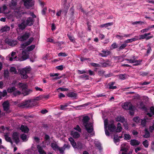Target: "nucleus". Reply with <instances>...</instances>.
<instances>
[{
  "mask_svg": "<svg viewBox=\"0 0 154 154\" xmlns=\"http://www.w3.org/2000/svg\"><path fill=\"white\" fill-rule=\"evenodd\" d=\"M17 55L16 52L12 51L11 54H9L8 56V58L10 61L13 60H17Z\"/></svg>",
  "mask_w": 154,
  "mask_h": 154,
  "instance_id": "nucleus-10",
  "label": "nucleus"
},
{
  "mask_svg": "<svg viewBox=\"0 0 154 154\" xmlns=\"http://www.w3.org/2000/svg\"><path fill=\"white\" fill-rule=\"evenodd\" d=\"M7 94V91L5 90L2 92L0 91V100L2 99V97H5Z\"/></svg>",
  "mask_w": 154,
  "mask_h": 154,
  "instance_id": "nucleus-36",
  "label": "nucleus"
},
{
  "mask_svg": "<svg viewBox=\"0 0 154 154\" xmlns=\"http://www.w3.org/2000/svg\"><path fill=\"white\" fill-rule=\"evenodd\" d=\"M13 94L14 96L16 97L17 96L20 95L21 94V92L16 89V90L13 92Z\"/></svg>",
  "mask_w": 154,
  "mask_h": 154,
  "instance_id": "nucleus-53",
  "label": "nucleus"
},
{
  "mask_svg": "<svg viewBox=\"0 0 154 154\" xmlns=\"http://www.w3.org/2000/svg\"><path fill=\"white\" fill-rule=\"evenodd\" d=\"M4 137L5 140L7 141L10 142L11 144L12 143V141L11 138L9 137L8 135H5Z\"/></svg>",
  "mask_w": 154,
  "mask_h": 154,
  "instance_id": "nucleus-45",
  "label": "nucleus"
},
{
  "mask_svg": "<svg viewBox=\"0 0 154 154\" xmlns=\"http://www.w3.org/2000/svg\"><path fill=\"white\" fill-rule=\"evenodd\" d=\"M68 90V89L67 88H64L62 87H59L57 89V91L58 92L60 91H66Z\"/></svg>",
  "mask_w": 154,
  "mask_h": 154,
  "instance_id": "nucleus-49",
  "label": "nucleus"
},
{
  "mask_svg": "<svg viewBox=\"0 0 154 154\" xmlns=\"http://www.w3.org/2000/svg\"><path fill=\"white\" fill-rule=\"evenodd\" d=\"M143 144L145 147L147 148L149 145L148 141L146 140H145L143 142Z\"/></svg>",
  "mask_w": 154,
  "mask_h": 154,
  "instance_id": "nucleus-59",
  "label": "nucleus"
},
{
  "mask_svg": "<svg viewBox=\"0 0 154 154\" xmlns=\"http://www.w3.org/2000/svg\"><path fill=\"white\" fill-rule=\"evenodd\" d=\"M21 138L24 141L27 140V136L25 134H22L21 136Z\"/></svg>",
  "mask_w": 154,
  "mask_h": 154,
  "instance_id": "nucleus-55",
  "label": "nucleus"
},
{
  "mask_svg": "<svg viewBox=\"0 0 154 154\" xmlns=\"http://www.w3.org/2000/svg\"><path fill=\"white\" fill-rule=\"evenodd\" d=\"M113 22H110L106 23L104 24H101L100 25V27L101 28L103 27H107L108 26L112 25L113 24Z\"/></svg>",
  "mask_w": 154,
  "mask_h": 154,
  "instance_id": "nucleus-30",
  "label": "nucleus"
},
{
  "mask_svg": "<svg viewBox=\"0 0 154 154\" xmlns=\"http://www.w3.org/2000/svg\"><path fill=\"white\" fill-rule=\"evenodd\" d=\"M113 139L114 143L116 144L117 145H118L119 144L118 142L120 141V139H119L118 136L115 135Z\"/></svg>",
  "mask_w": 154,
  "mask_h": 154,
  "instance_id": "nucleus-38",
  "label": "nucleus"
},
{
  "mask_svg": "<svg viewBox=\"0 0 154 154\" xmlns=\"http://www.w3.org/2000/svg\"><path fill=\"white\" fill-rule=\"evenodd\" d=\"M134 121L136 122L139 123L140 122L141 119L139 117H134Z\"/></svg>",
  "mask_w": 154,
  "mask_h": 154,
  "instance_id": "nucleus-52",
  "label": "nucleus"
},
{
  "mask_svg": "<svg viewBox=\"0 0 154 154\" xmlns=\"http://www.w3.org/2000/svg\"><path fill=\"white\" fill-rule=\"evenodd\" d=\"M128 149L126 147L125 144H122L121 146V149L120 151L122 152L121 153V152L119 153V154H132V152H128L127 151Z\"/></svg>",
  "mask_w": 154,
  "mask_h": 154,
  "instance_id": "nucleus-7",
  "label": "nucleus"
},
{
  "mask_svg": "<svg viewBox=\"0 0 154 154\" xmlns=\"http://www.w3.org/2000/svg\"><path fill=\"white\" fill-rule=\"evenodd\" d=\"M140 122L141 125L143 127H144L146 126L147 121L145 118H144L143 119H141Z\"/></svg>",
  "mask_w": 154,
  "mask_h": 154,
  "instance_id": "nucleus-40",
  "label": "nucleus"
},
{
  "mask_svg": "<svg viewBox=\"0 0 154 154\" xmlns=\"http://www.w3.org/2000/svg\"><path fill=\"white\" fill-rule=\"evenodd\" d=\"M67 96L71 98H76L77 96V94L73 92H70L67 94Z\"/></svg>",
  "mask_w": 154,
  "mask_h": 154,
  "instance_id": "nucleus-25",
  "label": "nucleus"
},
{
  "mask_svg": "<svg viewBox=\"0 0 154 154\" xmlns=\"http://www.w3.org/2000/svg\"><path fill=\"white\" fill-rule=\"evenodd\" d=\"M58 55L59 57H66L67 56V55L65 53L60 52L58 54Z\"/></svg>",
  "mask_w": 154,
  "mask_h": 154,
  "instance_id": "nucleus-63",
  "label": "nucleus"
},
{
  "mask_svg": "<svg viewBox=\"0 0 154 154\" xmlns=\"http://www.w3.org/2000/svg\"><path fill=\"white\" fill-rule=\"evenodd\" d=\"M25 20V23L26 26H31L34 22V20L31 17H28L26 20Z\"/></svg>",
  "mask_w": 154,
  "mask_h": 154,
  "instance_id": "nucleus-9",
  "label": "nucleus"
},
{
  "mask_svg": "<svg viewBox=\"0 0 154 154\" xmlns=\"http://www.w3.org/2000/svg\"><path fill=\"white\" fill-rule=\"evenodd\" d=\"M69 105V104L67 103H65L63 105L60 106V109L61 110H63L65 109V108L67 107Z\"/></svg>",
  "mask_w": 154,
  "mask_h": 154,
  "instance_id": "nucleus-46",
  "label": "nucleus"
},
{
  "mask_svg": "<svg viewBox=\"0 0 154 154\" xmlns=\"http://www.w3.org/2000/svg\"><path fill=\"white\" fill-rule=\"evenodd\" d=\"M115 82H110L108 84L109 86V89H114L117 88V87L116 86H113V85L115 84Z\"/></svg>",
  "mask_w": 154,
  "mask_h": 154,
  "instance_id": "nucleus-29",
  "label": "nucleus"
},
{
  "mask_svg": "<svg viewBox=\"0 0 154 154\" xmlns=\"http://www.w3.org/2000/svg\"><path fill=\"white\" fill-rule=\"evenodd\" d=\"M10 71L12 74H16L17 73V71L16 68L14 67H11Z\"/></svg>",
  "mask_w": 154,
  "mask_h": 154,
  "instance_id": "nucleus-42",
  "label": "nucleus"
},
{
  "mask_svg": "<svg viewBox=\"0 0 154 154\" xmlns=\"http://www.w3.org/2000/svg\"><path fill=\"white\" fill-rule=\"evenodd\" d=\"M7 9V7L6 6L4 5L1 7H0V10L2 11L3 13Z\"/></svg>",
  "mask_w": 154,
  "mask_h": 154,
  "instance_id": "nucleus-64",
  "label": "nucleus"
},
{
  "mask_svg": "<svg viewBox=\"0 0 154 154\" xmlns=\"http://www.w3.org/2000/svg\"><path fill=\"white\" fill-rule=\"evenodd\" d=\"M12 138L15 143L17 144L20 141L18 134L17 132H14L13 133L12 136Z\"/></svg>",
  "mask_w": 154,
  "mask_h": 154,
  "instance_id": "nucleus-13",
  "label": "nucleus"
},
{
  "mask_svg": "<svg viewBox=\"0 0 154 154\" xmlns=\"http://www.w3.org/2000/svg\"><path fill=\"white\" fill-rule=\"evenodd\" d=\"M47 41L49 42H53L54 44H58L59 45H60L61 44V42H54V40L50 38H48L47 39Z\"/></svg>",
  "mask_w": 154,
  "mask_h": 154,
  "instance_id": "nucleus-51",
  "label": "nucleus"
},
{
  "mask_svg": "<svg viewBox=\"0 0 154 154\" xmlns=\"http://www.w3.org/2000/svg\"><path fill=\"white\" fill-rule=\"evenodd\" d=\"M18 28L16 29L17 32H18V31L20 30H24L27 26L25 23V20H23L21 23L18 24Z\"/></svg>",
  "mask_w": 154,
  "mask_h": 154,
  "instance_id": "nucleus-12",
  "label": "nucleus"
},
{
  "mask_svg": "<svg viewBox=\"0 0 154 154\" xmlns=\"http://www.w3.org/2000/svg\"><path fill=\"white\" fill-rule=\"evenodd\" d=\"M20 73L21 74V76L22 79H26L27 78L28 76L27 75L26 73H25L24 72H23V71H22L21 70L20 71Z\"/></svg>",
  "mask_w": 154,
  "mask_h": 154,
  "instance_id": "nucleus-37",
  "label": "nucleus"
},
{
  "mask_svg": "<svg viewBox=\"0 0 154 154\" xmlns=\"http://www.w3.org/2000/svg\"><path fill=\"white\" fill-rule=\"evenodd\" d=\"M51 147L52 148L53 150L56 151L59 148V146L57 145L56 143H52L51 145Z\"/></svg>",
  "mask_w": 154,
  "mask_h": 154,
  "instance_id": "nucleus-32",
  "label": "nucleus"
},
{
  "mask_svg": "<svg viewBox=\"0 0 154 154\" xmlns=\"http://www.w3.org/2000/svg\"><path fill=\"white\" fill-rule=\"evenodd\" d=\"M117 76L119 77V79L122 80L128 78V75L126 74H120L117 75Z\"/></svg>",
  "mask_w": 154,
  "mask_h": 154,
  "instance_id": "nucleus-20",
  "label": "nucleus"
},
{
  "mask_svg": "<svg viewBox=\"0 0 154 154\" xmlns=\"http://www.w3.org/2000/svg\"><path fill=\"white\" fill-rule=\"evenodd\" d=\"M69 140L70 142V143L72 145V146L74 147H75V146H76V143L75 142L73 139L72 137H70L69 138Z\"/></svg>",
  "mask_w": 154,
  "mask_h": 154,
  "instance_id": "nucleus-35",
  "label": "nucleus"
},
{
  "mask_svg": "<svg viewBox=\"0 0 154 154\" xmlns=\"http://www.w3.org/2000/svg\"><path fill=\"white\" fill-rule=\"evenodd\" d=\"M71 134L73 137L74 138H77L80 136V134L78 132H72Z\"/></svg>",
  "mask_w": 154,
  "mask_h": 154,
  "instance_id": "nucleus-33",
  "label": "nucleus"
},
{
  "mask_svg": "<svg viewBox=\"0 0 154 154\" xmlns=\"http://www.w3.org/2000/svg\"><path fill=\"white\" fill-rule=\"evenodd\" d=\"M150 112L151 113L148 112L147 113V115L151 117L152 115H154V106H151L150 108Z\"/></svg>",
  "mask_w": 154,
  "mask_h": 154,
  "instance_id": "nucleus-27",
  "label": "nucleus"
},
{
  "mask_svg": "<svg viewBox=\"0 0 154 154\" xmlns=\"http://www.w3.org/2000/svg\"><path fill=\"white\" fill-rule=\"evenodd\" d=\"M101 52L102 53H100L99 55L102 57H106L110 54V52L108 50H103Z\"/></svg>",
  "mask_w": 154,
  "mask_h": 154,
  "instance_id": "nucleus-17",
  "label": "nucleus"
},
{
  "mask_svg": "<svg viewBox=\"0 0 154 154\" xmlns=\"http://www.w3.org/2000/svg\"><path fill=\"white\" fill-rule=\"evenodd\" d=\"M17 5V0H11L9 4L10 7L12 9H15Z\"/></svg>",
  "mask_w": 154,
  "mask_h": 154,
  "instance_id": "nucleus-14",
  "label": "nucleus"
},
{
  "mask_svg": "<svg viewBox=\"0 0 154 154\" xmlns=\"http://www.w3.org/2000/svg\"><path fill=\"white\" fill-rule=\"evenodd\" d=\"M29 45V44H27L26 42L23 43L22 44L20 45V48L23 49L25 48L26 46Z\"/></svg>",
  "mask_w": 154,
  "mask_h": 154,
  "instance_id": "nucleus-58",
  "label": "nucleus"
},
{
  "mask_svg": "<svg viewBox=\"0 0 154 154\" xmlns=\"http://www.w3.org/2000/svg\"><path fill=\"white\" fill-rule=\"evenodd\" d=\"M62 1L63 4L62 5V9L59 11H57L56 13V15L58 16H60L61 13L63 14L64 15H66L69 8V5L66 4L67 0H62Z\"/></svg>",
  "mask_w": 154,
  "mask_h": 154,
  "instance_id": "nucleus-3",
  "label": "nucleus"
},
{
  "mask_svg": "<svg viewBox=\"0 0 154 154\" xmlns=\"http://www.w3.org/2000/svg\"><path fill=\"white\" fill-rule=\"evenodd\" d=\"M16 88L14 87H9L7 89V91L8 93H10L13 92L16 90Z\"/></svg>",
  "mask_w": 154,
  "mask_h": 154,
  "instance_id": "nucleus-39",
  "label": "nucleus"
},
{
  "mask_svg": "<svg viewBox=\"0 0 154 154\" xmlns=\"http://www.w3.org/2000/svg\"><path fill=\"white\" fill-rule=\"evenodd\" d=\"M145 134L143 136V137L144 138H148L150 136L149 132L146 129H145Z\"/></svg>",
  "mask_w": 154,
  "mask_h": 154,
  "instance_id": "nucleus-43",
  "label": "nucleus"
},
{
  "mask_svg": "<svg viewBox=\"0 0 154 154\" xmlns=\"http://www.w3.org/2000/svg\"><path fill=\"white\" fill-rule=\"evenodd\" d=\"M5 43L9 46L13 47L17 44V42L16 40L6 38L5 40Z\"/></svg>",
  "mask_w": 154,
  "mask_h": 154,
  "instance_id": "nucleus-6",
  "label": "nucleus"
},
{
  "mask_svg": "<svg viewBox=\"0 0 154 154\" xmlns=\"http://www.w3.org/2000/svg\"><path fill=\"white\" fill-rule=\"evenodd\" d=\"M137 39H138L137 37L136 36H135L134 38L128 39L125 41L124 42H125V43L127 44L128 43H131L132 42L137 40Z\"/></svg>",
  "mask_w": 154,
  "mask_h": 154,
  "instance_id": "nucleus-22",
  "label": "nucleus"
},
{
  "mask_svg": "<svg viewBox=\"0 0 154 154\" xmlns=\"http://www.w3.org/2000/svg\"><path fill=\"white\" fill-rule=\"evenodd\" d=\"M37 103L33 100H25L19 105V106L22 108H30L35 106L37 105Z\"/></svg>",
  "mask_w": 154,
  "mask_h": 154,
  "instance_id": "nucleus-2",
  "label": "nucleus"
},
{
  "mask_svg": "<svg viewBox=\"0 0 154 154\" xmlns=\"http://www.w3.org/2000/svg\"><path fill=\"white\" fill-rule=\"evenodd\" d=\"M108 120L107 119H105L104 120V126L105 134L107 136H109V133L106 129L107 128V125H108Z\"/></svg>",
  "mask_w": 154,
  "mask_h": 154,
  "instance_id": "nucleus-15",
  "label": "nucleus"
},
{
  "mask_svg": "<svg viewBox=\"0 0 154 154\" xmlns=\"http://www.w3.org/2000/svg\"><path fill=\"white\" fill-rule=\"evenodd\" d=\"M143 61L142 60H136V59L135 60V63L133 64L134 66H137L139 65H140L141 64V63Z\"/></svg>",
  "mask_w": 154,
  "mask_h": 154,
  "instance_id": "nucleus-41",
  "label": "nucleus"
},
{
  "mask_svg": "<svg viewBox=\"0 0 154 154\" xmlns=\"http://www.w3.org/2000/svg\"><path fill=\"white\" fill-rule=\"evenodd\" d=\"M20 129L22 132L25 133H27L29 131V129L27 126L23 125L21 126Z\"/></svg>",
  "mask_w": 154,
  "mask_h": 154,
  "instance_id": "nucleus-23",
  "label": "nucleus"
},
{
  "mask_svg": "<svg viewBox=\"0 0 154 154\" xmlns=\"http://www.w3.org/2000/svg\"><path fill=\"white\" fill-rule=\"evenodd\" d=\"M9 103L8 101H5L3 104V107L5 111H7L9 109Z\"/></svg>",
  "mask_w": 154,
  "mask_h": 154,
  "instance_id": "nucleus-18",
  "label": "nucleus"
},
{
  "mask_svg": "<svg viewBox=\"0 0 154 154\" xmlns=\"http://www.w3.org/2000/svg\"><path fill=\"white\" fill-rule=\"evenodd\" d=\"M147 47H148V48L147 49L146 54V56H148V54L151 53L152 51V49L150 46V45H147Z\"/></svg>",
  "mask_w": 154,
  "mask_h": 154,
  "instance_id": "nucleus-44",
  "label": "nucleus"
},
{
  "mask_svg": "<svg viewBox=\"0 0 154 154\" xmlns=\"http://www.w3.org/2000/svg\"><path fill=\"white\" fill-rule=\"evenodd\" d=\"M89 118L88 116L84 117L82 120V125L85 128L87 131L88 133H91L93 130V124L88 123Z\"/></svg>",
  "mask_w": 154,
  "mask_h": 154,
  "instance_id": "nucleus-1",
  "label": "nucleus"
},
{
  "mask_svg": "<svg viewBox=\"0 0 154 154\" xmlns=\"http://www.w3.org/2000/svg\"><path fill=\"white\" fill-rule=\"evenodd\" d=\"M79 79H83L86 80L88 79V76L85 75H84L79 76Z\"/></svg>",
  "mask_w": 154,
  "mask_h": 154,
  "instance_id": "nucleus-57",
  "label": "nucleus"
},
{
  "mask_svg": "<svg viewBox=\"0 0 154 154\" xmlns=\"http://www.w3.org/2000/svg\"><path fill=\"white\" fill-rule=\"evenodd\" d=\"M105 72V71H104L101 70L98 71V74L99 75L103 76L104 75Z\"/></svg>",
  "mask_w": 154,
  "mask_h": 154,
  "instance_id": "nucleus-60",
  "label": "nucleus"
},
{
  "mask_svg": "<svg viewBox=\"0 0 154 154\" xmlns=\"http://www.w3.org/2000/svg\"><path fill=\"white\" fill-rule=\"evenodd\" d=\"M35 47V45H32L27 47L26 49L28 51H30L32 50Z\"/></svg>",
  "mask_w": 154,
  "mask_h": 154,
  "instance_id": "nucleus-50",
  "label": "nucleus"
},
{
  "mask_svg": "<svg viewBox=\"0 0 154 154\" xmlns=\"http://www.w3.org/2000/svg\"><path fill=\"white\" fill-rule=\"evenodd\" d=\"M122 108L126 110L133 111L134 109V106H133L131 102H127L124 103L122 105Z\"/></svg>",
  "mask_w": 154,
  "mask_h": 154,
  "instance_id": "nucleus-4",
  "label": "nucleus"
},
{
  "mask_svg": "<svg viewBox=\"0 0 154 154\" xmlns=\"http://www.w3.org/2000/svg\"><path fill=\"white\" fill-rule=\"evenodd\" d=\"M101 64L102 66L103 67H106L110 66V64L108 63V62L102 63Z\"/></svg>",
  "mask_w": 154,
  "mask_h": 154,
  "instance_id": "nucleus-56",
  "label": "nucleus"
},
{
  "mask_svg": "<svg viewBox=\"0 0 154 154\" xmlns=\"http://www.w3.org/2000/svg\"><path fill=\"white\" fill-rule=\"evenodd\" d=\"M140 143V142L138 140L134 139L131 140L130 142V144L131 146H135L139 145Z\"/></svg>",
  "mask_w": 154,
  "mask_h": 154,
  "instance_id": "nucleus-19",
  "label": "nucleus"
},
{
  "mask_svg": "<svg viewBox=\"0 0 154 154\" xmlns=\"http://www.w3.org/2000/svg\"><path fill=\"white\" fill-rule=\"evenodd\" d=\"M31 70V68L30 67H26L21 69L22 71H23V72H24L25 73L27 74L29 73L30 71Z\"/></svg>",
  "mask_w": 154,
  "mask_h": 154,
  "instance_id": "nucleus-34",
  "label": "nucleus"
},
{
  "mask_svg": "<svg viewBox=\"0 0 154 154\" xmlns=\"http://www.w3.org/2000/svg\"><path fill=\"white\" fill-rule=\"evenodd\" d=\"M137 38V40H142L143 39H146V40H148L153 37V36L150 35L148 36H146L145 33L143 35H140L139 36V38L138 36H136Z\"/></svg>",
  "mask_w": 154,
  "mask_h": 154,
  "instance_id": "nucleus-11",
  "label": "nucleus"
},
{
  "mask_svg": "<svg viewBox=\"0 0 154 154\" xmlns=\"http://www.w3.org/2000/svg\"><path fill=\"white\" fill-rule=\"evenodd\" d=\"M10 27L7 26H5L1 28L0 31L1 32H7L9 31Z\"/></svg>",
  "mask_w": 154,
  "mask_h": 154,
  "instance_id": "nucleus-26",
  "label": "nucleus"
},
{
  "mask_svg": "<svg viewBox=\"0 0 154 154\" xmlns=\"http://www.w3.org/2000/svg\"><path fill=\"white\" fill-rule=\"evenodd\" d=\"M131 138V137L130 135L128 134H125L124 139L125 140H130Z\"/></svg>",
  "mask_w": 154,
  "mask_h": 154,
  "instance_id": "nucleus-61",
  "label": "nucleus"
},
{
  "mask_svg": "<svg viewBox=\"0 0 154 154\" xmlns=\"http://www.w3.org/2000/svg\"><path fill=\"white\" fill-rule=\"evenodd\" d=\"M67 35L70 41L72 42L73 43H74L75 42V39L72 36L69 34H67Z\"/></svg>",
  "mask_w": 154,
  "mask_h": 154,
  "instance_id": "nucleus-47",
  "label": "nucleus"
},
{
  "mask_svg": "<svg viewBox=\"0 0 154 154\" xmlns=\"http://www.w3.org/2000/svg\"><path fill=\"white\" fill-rule=\"evenodd\" d=\"M43 8V9L42 11V14L43 15H45V14L47 10V8L46 7Z\"/></svg>",
  "mask_w": 154,
  "mask_h": 154,
  "instance_id": "nucleus-62",
  "label": "nucleus"
},
{
  "mask_svg": "<svg viewBox=\"0 0 154 154\" xmlns=\"http://www.w3.org/2000/svg\"><path fill=\"white\" fill-rule=\"evenodd\" d=\"M30 34L29 32H26L23 34L18 36L17 39L20 41L23 42L26 41L30 37Z\"/></svg>",
  "mask_w": 154,
  "mask_h": 154,
  "instance_id": "nucleus-5",
  "label": "nucleus"
},
{
  "mask_svg": "<svg viewBox=\"0 0 154 154\" xmlns=\"http://www.w3.org/2000/svg\"><path fill=\"white\" fill-rule=\"evenodd\" d=\"M5 42L2 39H0V48H2L5 49V47H4V44Z\"/></svg>",
  "mask_w": 154,
  "mask_h": 154,
  "instance_id": "nucleus-54",
  "label": "nucleus"
},
{
  "mask_svg": "<svg viewBox=\"0 0 154 154\" xmlns=\"http://www.w3.org/2000/svg\"><path fill=\"white\" fill-rule=\"evenodd\" d=\"M115 120L116 121L120 122L121 123H123L125 121V119L124 117L120 116H117Z\"/></svg>",
  "mask_w": 154,
  "mask_h": 154,
  "instance_id": "nucleus-21",
  "label": "nucleus"
},
{
  "mask_svg": "<svg viewBox=\"0 0 154 154\" xmlns=\"http://www.w3.org/2000/svg\"><path fill=\"white\" fill-rule=\"evenodd\" d=\"M32 0H25L24 1V5L26 8L28 9L30 8L34 5Z\"/></svg>",
  "mask_w": 154,
  "mask_h": 154,
  "instance_id": "nucleus-8",
  "label": "nucleus"
},
{
  "mask_svg": "<svg viewBox=\"0 0 154 154\" xmlns=\"http://www.w3.org/2000/svg\"><path fill=\"white\" fill-rule=\"evenodd\" d=\"M37 148L38 150V152L40 154H46V152L44 150L41 146L39 145H37Z\"/></svg>",
  "mask_w": 154,
  "mask_h": 154,
  "instance_id": "nucleus-24",
  "label": "nucleus"
},
{
  "mask_svg": "<svg viewBox=\"0 0 154 154\" xmlns=\"http://www.w3.org/2000/svg\"><path fill=\"white\" fill-rule=\"evenodd\" d=\"M127 45L124 42L117 49L118 51H120L124 49Z\"/></svg>",
  "mask_w": 154,
  "mask_h": 154,
  "instance_id": "nucleus-31",
  "label": "nucleus"
},
{
  "mask_svg": "<svg viewBox=\"0 0 154 154\" xmlns=\"http://www.w3.org/2000/svg\"><path fill=\"white\" fill-rule=\"evenodd\" d=\"M107 128H108V130L111 132L115 131L116 128V127L113 123H112L111 124L107 126Z\"/></svg>",
  "mask_w": 154,
  "mask_h": 154,
  "instance_id": "nucleus-16",
  "label": "nucleus"
},
{
  "mask_svg": "<svg viewBox=\"0 0 154 154\" xmlns=\"http://www.w3.org/2000/svg\"><path fill=\"white\" fill-rule=\"evenodd\" d=\"M118 48V45L116 42H114L111 45L110 48L111 50L116 49Z\"/></svg>",
  "mask_w": 154,
  "mask_h": 154,
  "instance_id": "nucleus-48",
  "label": "nucleus"
},
{
  "mask_svg": "<svg viewBox=\"0 0 154 154\" xmlns=\"http://www.w3.org/2000/svg\"><path fill=\"white\" fill-rule=\"evenodd\" d=\"M22 57L23 60H26L28 57V55L26 52L24 50L22 51Z\"/></svg>",
  "mask_w": 154,
  "mask_h": 154,
  "instance_id": "nucleus-28",
  "label": "nucleus"
}]
</instances>
